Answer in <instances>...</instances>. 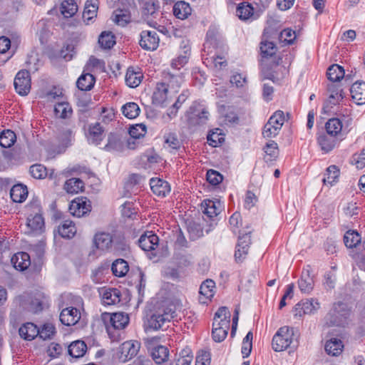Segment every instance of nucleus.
Segmentation results:
<instances>
[{"instance_id":"30","label":"nucleus","mask_w":365,"mask_h":365,"mask_svg":"<svg viewBox=\"0 0 365 365\" xmlns=\"http://www.w3.org/2000/svg\"><path fill=\"white\" fill-rule=\"evenodd\" d=\"M143 77L140 71H135L133 67H129L125 75V83L130 88H136L141 83Z\"/></svg>"},{"instance_id":"35","label":"nucleus","mask_w":365,"mask_h":365,"mask_svg":"<svg viewBox=\"0 0 365 365\" xmlns=\"http://www.w3.org/2000/svg\"><path fill=\"white\" fill-rule=\"evenodd\" d=\"M58 232L63 238H72L76 233L74 223L71 220H65L58 226Z\"/></svg>"},{"instance_id":"58","label":"nucleus","mask_w":365,"mask_h":365,"mask_svg":"<svg viewBox=\"0 0 365 365\" xmlns=\"http://www.w3.org/2000/svg\"><path fill=\"white\" fill-rule=\"evenodd\" d=\"M284 123V114L282 110H277L269 119L267 123H271L281 130Z\"/></svg>"},{"instance_id":"15","label":"nucleus","mask_w":365,"mask_h":365,"mask_svg":"<svg viewBox=\"0 0 365 365\" xmlns=\"http://www.w3.org/2000/svg\"><path fill=\"white\" fill-rule=\"evenodd\" d=\"M202 213L206 217H203L204 220H211L217 217L220 213V202H215L211 200H205L201 204Z\"/></svg>"},{"instance_id":"19","label":"nucleus","mask_w":365,"mask_h":365,"mask_svg":"<svg viewBox=\"0 0 365 365\" xmlns=\"http://www.w3.org/2000/svg\"><path fill=\"white\" fill-rule=\"evenodd\" d=\"M168 91V86L165 82L158 83L152 97L153 103L158 106L163 105L167 99Z\"/></svg>"},{"instance_id":"51","label":"nucleus","mask_w":365,"mask_h":365,"mask_svg":"<svg viewBox=\"0 0 365 365\" xmlns=\"http://www.w3.org/2000/svg\"><path fill=\"white\" fill-rule=\"evenodd\" d=\"M122 112L125 117L133 119L138 116L140 108L135 103L130 102L122 107Z\"/></svg>"},{"instance_id":"29","label":"nucleus","mask_w":365,"mask_h":365,"mask_svg":"<svg viewBox=\"0 0 365 365\" xmlns=\"http://www.w3.org/2000/svg\"><path fill=\"white\" fill-rule=\"evenodd\" d=\"M10 195L14 202H22L28 196L27 187L22 184L14 185L11 189Z\"/></svg>"},{"instance_id":"23","label":"nucleus","mask_w":365,"mask_h":365,"mask_svg":"<svg viewBox=\"0 0 365 365\" xmlns=\"http://www.w3.org/2000/svg\"><path fill=\"white\" fill-rule=\"evenodd\" d=\"M11 263L16 269L25 270L31 264L30 256L26 252H18L11 257Z\"/></svg>"},{"instance_id":"53","label":"nucleus","mask_w":365,"mask_h":365,"mask_svg":"<svg viewBox=\"0 0 365 365\" xmlns=\"http://www.w3.org/2000/svg\"><path fill=\"white\" fill-rule=\"evenodd\" d=\"M97 0H91L90 4L86 3L83 13L84 21L91 20L96 16L98 6L96 4Z\"/></svg>"},{"instance_id":"49","label":"nucleus","mask_w":365,"mask_h":365,"mask_svg":"<svg viewBox=\"0 0 365 365\" xmlns=\"http://www.w3.org/2000/svg\"><path fill=\"white\" fill-rule=\"evenodd\" d=\"M56 117L61 118H69L72 114V109L68 103H58L54 108Z\"/></svg>"},{"instance_id":"21","label":"nucleus","mask_w":365,"mask_h":365,"mask_svg":"<svg viewBox=\"0 0 365 365\" xmlns=\"http://www.w3.org/2000/svg\"><path fill=\"white\" fill-rule=\"evenodd\" d=\"M19 333L24 339L31 341L38 336L39 329L34 323L27 322L19 328Z\"/></svg>"},{"instance_id":"25","label":"nucleus","mask_w":365,"mask_h":365,"mask_svg":"<svg viewBox=\"0 0 365 365\" xmlns=\"http://www.w3.org/2000/svg\"><path fill=\"white\" fill-rule=\"evenodd\" d=\"M215 283L212 279H206L204 281L200 287V297L199 300L201 303H206L205 299H210L214 295L213 289L215 288Z\"/></svg>"},{"instance_id":"38","label":"nucleus","mask_w":365,"mask_h":365,"mask_svg":"<svg viewBox=\"0 0 365 365\" xmlns=\"http://www.w3.org/2000/svg\"><path fill=\"white\" fill-rule=\"evenodd\" d=\"M78 11V6L74 0H63L61 4V12L65 18H71Z\"/></svg>"},{"instance_id":"62","label":"nucleus","mask_w":365,"mask_h":365,"mask_svg":"<svg viewBox=\"0 0 365 365\" xmlns=\"http://www.w3.org/2000/svg\"><path fill=\"white\" fill-rule=\"evenodd\" d=\"M206 177L207 182L212 185L220 184L223 179L222 175L219 172L214 170H209L207 172Z\"/></svg>"},{"instance_id":"57","label":"nucleus","mask_w":365,"mask_h":365,"mask_svg":"<svg viewBox=\"0 0 365 365\" xmlns=\"http://www.w3.org/2000/svg\"><path fill=\"white\" fill-rule=\"evenodd\" d=\"M98 43L104 48H110L115 43L114 36L110 33L103 32L99 36Z\"/></svg>"},{"instance_id":"52","label":"nucleus","mask_w":365,"mask_h":365,"mask_svg":"<svg viewBox=\"0 0 365 365\" xmlns=\"http://www.w3.org/2000/svg\"><path fill=\"white\" fill-rule=\"evenodd\" d=\"M260 44L261 54L263 58L271 57L275 54L277 47L273 42L262 41Z\"/></svg>"},{"instance_id":"37","label":"nucleus","mask_w":365,"mask_h":365,"mask_svg":"<svg viewBox=\"0 0 365 365\" xmlns=\"http://www.w3.org/2000/svg\"><path fill=\"white\" fill-rule=\"evenodd\" d=\"M96 79L91 73H83L76 82L77 87L81 91H90L94 86Z\"/></svg>"},{"instance_id":"2","label":"nucleus","mask_w":365,"mask_h":365,"mask_svg":"<svg viewBox=\"0 0 365 365\" xmlns=\"http://www.w3.org/2000/svg\"><path fill=\"white\" fill-rule=\"evenodd\" d=\"M294 330L292 327H281L272 339V348L275 351H282L289 347L295 349L297 341H294Z\"/></svg>"},{"instance_id":"11","label":"nucleus","mask_w":365,"mask_h":365,"mask_svg":"<svg viewBox=\"0 0 365 365\" xmlns=\"http://www.w3.org/2000/svg\"><path fill=\"white\" fill-rule=\"evenodd\" d=\"M140 347V344L137 341H128L121 346V354L120 359L122 362H125L135 356Z\"/></svg>"},{"instance_id":"31","label":"nucleus","mask_w":365,"mask_h":365,"mask_svg":"<svg viewBox=\"0 0 365 365\" xmlns=\"http://www.w3.org/2000/svg\"><path fill=\"white\" fill-rule=\"evenodd\" d=\"M168 86V89L173 90L174 92H178L181 83H182V78L180 75H173L170 73H164L163 81Z\"/></svg>"},{"instance_id":"47","label":"nucleus","mask_w":365,"mask_h":365,"mask_svg":"<svg viewBox=\"0 0 365 365\" xmlns=\"http://www.w3.org/2000/svg\"><path fill=\"white\" fill-rule=\"evenodd\" d=\"M344 241L347 247L353 248L361 242V237L357 232L349 230L344 235Z\"/></svg>"},{"instance_id":"59","label":"nucleus","mask_w":365,"mask_h":365,"mask_svg":"<svg viewBox=\"0 0 365 365\" xmlns=\"http://www.w3.org/2000/svg\"><path fill=\"white\" fill-rule=\"evenodd\" d=\"M146 133V127L143 124H136L130 128L129 135L133 138L139 139Z\"/></svg>"},{"instance_id":"43","label":"nucleus","mask_w":365,"mask_h":365,"mask_svg":"<svg viewBox=\"0 0 365 365\" xmlns=\"http://www.w3.org/2000/svg\"><path fill=\"white\" fill-rule=\"evenodd\" d=\"M328 91L329 92V96L328 98L327 104H329L331 106L339 103V102L344 98L342 89L340 88L331 85L329 86Z\"/></svg>"},{"instance_id":"28","label":"nucleus","mask_w":365,"mask_h":365,"mask_svg":"<svg viewBox=\"0 0 365 365\" xmlns=\"http://www.w3.org/2000/svg\"><path fill=\"white\" fill-rule=\"evenodd\" d=\"M317 142L322 150L327 153L334 148L336 140L334 137L324 133L319 135Z\"/></svg>"},{"instance_id":"10","label":"nucleus","mask_w":365,"mask_h":365,"mask_svg":"<svg viewBox=\"0 0 365 365\" xmlns=\"http://www.w3.org/2000/svg\"><path fill=\"white\" fill-rule=\"evenodd\" d=\"M251 232L240 235L238 238L237 250L235 253V259L242 261L248 253L250 245L251 244Z\"/></svg>"},{"instance_id":"44","label":"nucleus","mask_w":365,"mask_h":365,"mask_svg":"<svg viewBox=\"0 0 365 365\" xmlns=\"http://www.w3.org/2000/svg\"><path fill=\"white\" fill-rule=\"evenodd\" d=\"M263 150L266 153V160H274L279 155V147L277 143L274 140H269L267 143Z\"/></svg>"},{"instance_id":"16","label":"nucleus","mask_w":365,"mask_h":365,"mask_svg":"<svg viewBox=\"0 0 365 365\" xmlns=\"http://www.w3.org/2000/svg\"><path fill=\"white\" fill-rule=\"evenodd\" d=\"M350 93L353 101L357 105L365 103V82H355L350 88Z\"/></svg>"},{"instance_id":"13","label":"nucleus","mask_w":365,"mask_h":365,"mask_svg":"<svg viewBox=\"0 0 365 365\" xmlns=\"http://www.w3.org/2000/svg\"><path fill=\"white\" fill-rule=\"evenodd\" d=\"M81 319V314L78 309L68 307L63 309L60 314V321L66 326L76 324Z\"/></svg>"},{"instance_id":"27","label":"nucleus","mask_w":365,"mask_h":365,"mask_svg":"<svg viewBox=\"0 0 365 365\" xmlns=\"http://www.w3.org/2000/svg\"><path fill=\"white\" fill-rule=\"evenodd\" d=\"M120 291L116 288L106 289L103 293V303L108 305H113L120 303Z\"/></svg>"},{"instance_id":"64","label":"nucleus","mask_w":365,"mask_h":365,"mask_svg":"<svg viewBox=\"0 0 365 365\" xmlns=\"http://www.w3.org/2000/svg\"><path fill=\"white\" fill-rule=\"evenodd\" d=\"M296 38V33L290 29H286L281 31L279 34V39L281 41H284L288 44L294 42Z\"/></svg>"},{"instance_id":"46","label":"nucleus","mask_w":365,"mask_h":365,"mask_svg":"<svg viewBox=\"0 0 365 365\" xmlns=\"http://www.w3.org/2000/svg\"><path fill=\"white\" fill-rule=\"evenodd\" d=\"M325 128L327 134L334 137L341 132L342 123L338 118H331L327 122Z\"/></svg>"},{"instance_id":"12","label":"nucleus","mask_w":365,"mask_h":365,"mask_svg":"<svg viewBox=\"0 0 365 365\" xmlns=\"http://www.w3.org/2000/svg\"><path fill=\"white\" fill-rule=\"evenodd\" d=\"M159 238L152 232H145L138 240L140 247L144 251L155 250L158 246Z\"/></svg>"},{"instance_id":"22","label":"nucleus","mask_w":365,"mask_h":365,"mask_svg":"<svg viewBox=\"0 0 365 365\" xmlns=\"http://www.w3.org/2000/svg\"><path fill=\"white\" fill-rule=\"evenodd\" d=\"M103 128L99 123L90 125L87 135L88 140L93 144H99L103 140Z\"/></svg>"},{"instance_id":"45","label":"nucleus","mask_w":365,"mask_h":365,"mask_svg":"<svg viewBox=\"0 0 365 365\" xmlns=\"http://www.w3.org/2000/svg\"><path fill=\"white\" fill-rule=\"evenodd\" d=\"M123 148V143L120 139L116 135L110 133L105 150L107 151H121Z\"/></svg>"},{"instance_id":"48","label":"nucleus","mask_w":365,"mask_h":365,"mask_svg":"<svg viewBox=\"0 0 365 365\" xmlns=\"http://www.w3.org/2000/svg\"><path fill=\"white\" fill-rule=\"evenodd\" d=\"M16 141V134L11 130H4L0 134V145L10 148Z\"/></svg>"},{"instance_id":"42","label":"nucleus","mask_w":365,"mask_h":365,"mask_svg":"<svg viewBox=\"0 0 365 365\" xmlns=\"http://www.w3.org/2000/svg\"><path fill=\"white\" fill-rule=\"evenodd\" d=\"M27 226L30 227L32 231H42L44 227V220L42 215L41 214L29 215L27 218Z\"/></svg>"},{"instance_id":"41","label":"nucleus","mask_w":365,"mask_h":365,"mask_svg":"<svg viewBox=\"0 0 365 365\" xmlns=\"http://www.w3.org/2000/svg\"><path fill=\"white\" fill-rule=\"evenodd\" d=\"M236 15L242 20H247L254 17V9L250 4L243 2L237 6Z\"/></svg>"},{"instance_id":"60","label":"nucleus","mask_w":365,"mask_h":365,"mask_svg":"<svg viewBox=\"0 0 365 365\" xmlns=\"http://www.w3.org/2000/svg\"><path fill=\"white\" fill-rule=\"evenodd\" d=\"M187 231L193 239L202 235V228L200 225L193 221H190L187 223Z\"/></svg>"},{"instance_id":"20","label":"nucleus","mask_w":365,"mask_h":365,"mask_svg":"<svg viewBox=\"0 0 365 365\" xmlns=\"http://www.w3.org/2000/svg\"><path fill=\"white\" fill-rule=\"evenodd\" d=\"M113 237L110 234L107 232H100L95 235L93 237V244L95 247L101 250H107L111 247Z\"/></svg>"},{"instance_id":"14","label":"nucleus","mask_w":365,"mask_h":365,"mask_svg":"<svg viewBox=\"0 0 365 365\" xmlns=\"http://www.w3.org/2000/svg\"><path fill=\"white\" fill-rule=\"evenodd\" d=\"M230 323L226 322H218L216 319L212 323V338L215 341L221 342L227 336L228 330L230 329Z\"/></svg>"},{"instance_id":"4","label":"nucleus","mask_w":365,"mask_h":365,"mask_svg":"<svg viewBox=\"0 0 365 365\" xmlns=\"http://www.w3.org/2000/svg\"><path fill=\"white\" fill-rule=\"evenodd\" d=\"M349 316V310L346 309V305L339 302L334 305V308L327 316V324L329 326H345L347 324V319Z\"/></svg>"},{"instance_id":"40","label":"nucleus","mask_w":365,"mask_h":365,"mask_svg":"<svg viewBox=\"0 0 365 365\" xmlns=\"http://www.w3.org/2000/svg\"><path fill=\"white\" fill-rule=\"evenodd\" d=\"M111 270L115 276L123 277L128 273L129 266L125 260L118 259L113 262Z\"/></svg>"},{"instance_id":"8","label":"nucleus","mask_w":365,"mask_h":365,"mask_svg":"<svg viewBox=\"0 0 365 365\" xmlns=\"http://www.w3.org/2000/svg\"><path fill=\"white\" fill-rule=\"evenodd\" d=\"M159 44V37L155 31H143L140 34V46L145 50H155Z\"/></svg>"},{"instance_id":"6","label":"nucleus","mask_w":365,"mask_h":365,"mask_svg":"<svg viewBox=\"0 0 365 365\" xmlns=\"http://www.w3.org/2000/svg\"><path fill=\"white\" fill-rule=\"evenodd\" d=\"M16 91L21 96H26L31 90V76L26 70H21L17 73L14 79Z\"/></svg>"},{"instance_id":"9","label":"nucleus","mask_w":365,"mask_h":365,"mask_svg":"<svg viewBox=\"0 0 365 365\" xmlns=\"http://www.w3.org/2000/svg\"><path fill=\"white\" fill-rule=\"evenodd\" d=\"M320 307L319 302L314 299L302 300L296 304V315L311 314L317 312Z\"/></svg>"},{"instance_id":"55","label":"nucleus","mask_w":365,"mask_h":365,"mask_svg":"<svg viewBox=\"0 0 365 365\" xmlns=\"http://www.w3.org/2000/svg\"><path fill=\"white\" fill-rule=\"evenodd\" d=\"M327 177L323 179L324 184L331 185L339 175V169L336 165H331L327 169Z\"/></svg>"},{"instance_id":"5","label":"nucleus","mask_w":365,"mask_h":365,"mask_svg":"<svg viewBox=\"0 0 365 365\" xmlns=\"http://www.w3.org/2000/svg\"><path fill=\"white\" fill-rule=\"evenodd\" d=\"M102 320L107 329L111 327L115 329H123L128 324L129 317L128 314L122 312L103 313L102 314Z\"/></svg>"},{"instance_id":"7","label":"nucleus","mask_w":365,"mask_h":365,"mask_svg":"<svg viewBox=\"0 0 365 365\" xmlns=\"http://www.w3.org/2000/svg\"><path fill=\"white\" fill-rule=\"evenodd\" d=\"M91 210L90 201L86 197H77L71 201L69 211L73 216L81 217L89 213Z\"/></svg>"},{"instance_id":"33","label":"nucleus","mask_w":365,"mask_h":365,"mask_svg":"<svg viewBox=\"0 0 365 365\" xmlns=\"http://www.w3.org/2000/svg\"><path fill=\"white\" fill-rule=\"evenodd\" d=\"M87 349V346L83 341H76L72 342L68 348V351L70 356L73 358L82 357Z\"/></svg>"},{"instance_id":"24","label":"nucleus","mask_w":365,"mask_h":365,"mask_svg":"<svg viewBox=\"0 0 365 365\" xmlns=\"http://www.w3.org/2000/svg\"><path fill=\"white\" fill-rule=\"evenodd\" d=\"M298 286L301 292L304 293H309L313 289L314 279L309 269L303 270L302 277L298 282Z\"/></svg>"},{"instance_id":"54","label":"nucleus","mask_w":365,"mask_h":365,"mask_svg":"<svg viewBox=\"0 0 365 365\" xmlns=\"http://www.w3.org/2000/svg\"><path fill=\"white\" fill-rule=\"evenodd\" d=\"M29 172L31 176L36 179H43L47 175V170L41 164H35L30 167Z\"/></svg>"},{"instance_id":"32","label":"nucleus","mask_w":365,"mask_h":365,"mask_svg":"<svg viewBox=\"0 0 365 365\" xmlns=\"http://www.w3.org/2000/svg\"><path fill=\"white\" fill-rule=\"evenodd\" d=\"M191 7L185 1H178L173 6L174 15L180 19H185L191 14Z\"/></svg>"},{"instance_id":"63","label":"nucleus","mask_w":365,"mask_h":365,"mask_svg":"<svg viewBox=\"0 0 365 365\" xmlns=\"http://www.w3.org/2000/svg\"><path fill=\"white\" fill-rule=\"evenodd\" d=\"M280 129L271 123H266L264 126L262 135L265 138H272L276 137Z\"/></svg>"},{"instance_id":"1","label":"nucleus","mask_w":365,"mask_h":365,"mask_svg":"<svg viewBox=\"0 0 365 365\" xmlns=\"http://www.w3.org/2000/svg\"><path fill=\"white\" fill-rule=\"evenodd\" d=\"M175 317V307H159L147 314L144 322L145 329L158 330L163 327L165 323L170 322Z\"/></svg>"},{"instance_id":"61","label":"nucleus","mask_w":365,"mask_h":365,"mask_svg":"<svg viewBox=\"0 0 365 365\" xmlns=\"http://www.w3.org/2000/svg\"><path fill=\"white\" fill-rule=\"evenodd\" d=\"M230 312L226 307H221L215 314L214 319L218 320V322H226L230 323Z\"/></svg>"},{"instance_id":"36","label":"nucleus","mask_w":365,"mask_h":365,"mask_svg":"<svg viewBox=\"0 0 365 365\" xmlns=\"http://www.w3.org/2000/svg\"><path fill=\"white\" fill-rule=\"evenodd\" d=\"M84 187V182L79 178H71L66 181L63 188L71 194H76L83 191Z\"/></svg>"},{"instance_id":"18","label":"nucleus","mask_w":365,"mask_h":365,"mask_svg":"<svg viewBox=\"0 0 365 365\" xmlns=\"http://www.w3.org/2000/svg\"><path fill=\"white\" fill-rule=\"evenodd\" d=\"M287 70L284 66H279L278 64H274L272 71L262 69V74L264 78L272 80L274 83H279L282 79L285 77Z\"/></svg>"},{"instance_id":"50","label":"nucleus","mask_w":365,"mask_h":365,"mask_svg":"<svg viewBox=\"0 0 365 365\" xmlns=\"http://www.w3.org/2000/svg\"><path fill=\"white\" fill-rule=\"evenodd\" d=\"M208 112L202 109L197 114L193 113L191 116L189 117L188 123L191 126H195L197 125H203L206 123L208 119Z\"/></svg>"},{"instance_id":"26","label":"nucleus","mask_w":365,"mask_h":365,"mask_svg":"<svg viewBox=\"0 0 365 365\" xmlns=\"http://www.w3.org/2000/svg\"><path fill=\"white\" fill-rule=\"evenodd\" d=\"M344 344L341 339L331 338L325 344V351L327 354L333 356H339L343 351Z\"/></svg>"},{"instance_id":"56","label":"nucleus","mask_w":365,"mask_h":365,"mask_svg":"<svg viewBox=\"0 0 365 365\" xmlns=\"http://www.w3.org/2000/svg\"><path fill=\"white\" fill-rule=\"evenodd\" d=\"M56 333V329L53 324L46 323L42 328L39 329L38 336L40 338L46 340L51 339Z\"/></svg>"},{"instance_id":"39","label":"nucleus","mask_w":365,"mask_h":365,"mask_svg":"<svg viewBox=\"0 0 365 365\" xmlns=\"http://www.w3.org/2000/svg\"><path fill=\"white\" fill-rule=\"evenodd\" d=\"M327 75L329 81L337 82L344 77V69L338 64H333L327 69Z\"/></svg>"},{"instance_id":"34","label":"nucleus","mask_w":365,"mask_h":365,"mask_svg":"<svg viewBox=\"0 0 365 365\" xmlns=\"http://www.w3.org/2000/svg\"><path fill=\"white\" fill-rule=\"evenodd\" d=\"M151 356L155 364H160L168 361L169 350L164 346H158L153 349Z\"/></svg>"},{"instance_id":"3","label":"nucleus","mask_w":365,"mask_h":365,"mask_svg":"<svg viewBox=\"0 0 365 365\" xmlns=\"http://www.w3.org/2000/svg\"><path fill=\"white\" fill-rule=\"evenodd\" d=\"M141 10L142 17L148 24L155 27L158 24L154 19L159 16L160 6L158 0H137Z\"/></svg>"},{"instance_id":"17","label":"nucleus","mask_w":365,"mask_h":365,"mask_svg":"<svg viewBox=\"0 0 365 365\" xmlns=\"http://www.w3.org/2000/svg\"><path fill=\"white\" fill-rule=\"evenodd\" d=\"M150 185L153 192L159 197H165L170 191L168 182L160 178H152Z\"/></svg>"}]
</instances>
